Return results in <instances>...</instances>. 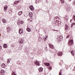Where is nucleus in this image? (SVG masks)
I'll use <instances>...</instances> for the list:
<instances>
[{
    "label": "nucleus",
    "instance_id": "a211bd4d",
    "mask_svg": "<svg viewBox=\"0 0 75 75\" xmlns=\"http://www.w3.org/2000/svg\"><path fill=\"white\" fill-rule=\"evenodd\" d=\"M71 53L72 55L73 56H74V52L73 51H71Z\"/></svg>",
    "mask_w": 75,
    "mask_h": 75
},
{
    "label": "nucleus",
    "instance_id": "2eb2a0df",
    "mask_svg": "<svg viewBox=\"0 0 75 75\" xmlns=\"http://www.w3.org/2000/svg\"><path fill=\"white\" fill-rule=\"evenodd\" d=\"M3 47L4 48H6L7 47V45L6 44H4L3 45Z\"/></svg>",
    "mask_w": 75,
    "mask_h": 75
},
{
    "label": "nucleus",
    "instance_id": "7c9ffc66",
    "mask_svg": "<svg viewBox=\"0 0 75 75\" xmlns=\"http://www.w3.org/2000/svg\"><path fill=\"white\" fill-rule=\"evenodd\" d=\"M16 1L17 3H20V0L17 1Z\"/></svg>",
    "mask_w": 75,
    "mask_h": 75
},
{
    "label": "nucleus",
    "instance_id": "c9c22d12",
    "mask_svg": "<svg viewBox=\"0 0 75 75\" xmlns=\"http://www.w3.org/2000/svg\"><path fill=\"white\" fill-rule=\"evenodd\" d=\"M56 21L57 22V23H59V21L57 20V21Z\"/></svg>",
    "mask_w": 75,
    "mask_h": 75
},
{
    "label": "nucleus",
    "instance_id": "bb28decb",
    "mask_svg": "<svg viewBox=\"0 0 75 75\" xmlns=\"http://www.w3.org/2000/svg\"><path fill=\"white\" fill-rule=\"evenodd\" d=\"M29 16H30V17H33V15H31V13H29Z\"/></svg>",
    "mask_w": 75,
    "mask_h": 75
},
{
    "label": "nucleus",
    "instance_id": "f03ea898",
    "mask_svg": "<svg viewBox=\"0 0 75 75\" xmlns=\"http://www.w3.org/2000/svg\"><path fill=\"white\" fill-rule=\"evenodd\" d=\"M40 62L38 61H37L36 62H35V64L37 65L38 66H40Z\"/></svg>",
    "mask_w": 75,
    "mask_h": 75
},
{
    "label": "nucleus",
    "instance_id": "473e14b6",
    "mask_svg": "<svg viewBox=\"0 0 75 75\" xmlns=\"http://www.w3.org/2000/svg\"><path fill=\"white\" fill-rule=\"evenodd\" d=\"M45 51H47V47H46L45 49Z\"/></svg>",
    "mask_w": 75,
    "mask_h": 75
},
{
    "label": "nucleus",
    "instance_id": "5701e85b",
    "mask_svg": "<svg viewBox=\"0 0 75 75\" xmlns=\"http://www.w3.org/2000/svg\"><path fill=\"white\" fill-rule=\"evenodd\" d=\"M6 29L7 30V32H8V31H10V28H9V27L8 28H6Z\"/></svg>",
    "mask_w": 75,
    "mask_h": 75
},
{
    "label": "nucleus",
    "instance_id": "ddd939ff",
    "mask_svg": "<svg viewBox=\"0 0 75 75\" xmlns=\"http://www.w3.org/2000/svg\"><path fill=\"white\" fill-rule=\"evenodd\" d=\"M54 20H56V21H57V20H59V17H58L57 16L55 17Z\"/></svg>",
    "mask_w": 75,
    "mask_h": 75
},
{
    "label": "nucleus",
    "instance_id": "1a4fd4ad",
    "mask_svg": "<svg viewBox=\"0 0 75 75\" xmlns=\"http://www.w3.org/2000/svg\"><path fill=\"white\" fill-rule=\"evenodd\" d=\"M57 55L58 56H62V52H59L57 53Z\"/></svg>",
    "mask_w": 75,
    "mask_h": 75
},
{
    "label": "nucleus",
    "instance_id": "2f4dec72",
    "mask_svg": "<svg viewBox=\"0 0 75 75\" xmlns=\"http://www.w3.org/2000/svg\"><path fill=\"white\" fill-rule=\"evenodd\" d=\"M58 25H61V23L60 22L58 23Z\"/></svg>",
    "mask_w": 75,
    "mask_h": 75
},
{
    "label": "nucleus",
    "instance_id": "a19ab883",
    "mask_svg": "<svg viewBox=\"0 0 75 75\" xmlns=\"http://www.w3.org/2000/svg\"><path fill=\"white\" fill-rule=\"evenodd\" d=\"M71 25L72 26L71 27L72 28V26L74 25L73 24V23L71 24Z\"/></svg>",
    "mask_w": 75,
    "mask_h": 75
},
{
    "label": "nucleus",
    "instance_id": "a18cd8bd",
    "mask_svg": "<svg viewBox=\"0 0 75 75\" xmlns=\"http://www.w3.org/2000/svg\"><path fill=\"white\" fill-rule=\"evenodd\" d=\"M30 21L32 22V20H30Z\"/></svg>",
    "mask_w": 75,
    "mask_h": 75
},
{
    "label": "nucleus",
    "instance_id": "f3484780",
    "mask_svg": "<svg viewBox=\"0 0 75 75\" xmlns=\"http://www.w3.org/2000/svg\"><path fill=\"white\" fill-rule=\"evenodd\" d=\"M2 21L4 23H6L7 22L6 21V20L5 19L2 20Z\"/></svg>",
    "mask_w": 75,
    "mask_h": 75
},
{
    "label": "nucleus",
    "instance_id": "412c9836",
    "mask_svg": "<svg viewBox=\"0 0 75 75\" xmlns=\"http://www.w3.org/2000/svg\"><path fill=\"white\" fill-rule=\"evenodd\" d=\"M8 7V6H5L4 7V10L5 11H6V10H7V9Z\"/></svg>",
    "mask_w": 75,
    "mask_h": 75
},
{
    "label": "nucleus",
    "instance_id": "49530a36",
    "mask_svg": "<svg viewBox=\"0 0 75 75\" xmlns=\"http://www.w3.org/2000/svg\"><path fill=\"white\" fill-rule=\"evenodd\" d=\"M10 11H11V12H12V11L11 10Z\"/></svg>",
    "mask_w": 75,
    "mask_h": 75
},
{
    "label": "nucleus",
    "instance_id": "393cba45",
    "mask_svg": "<svg viewBox=\"0 0 75 75\" xmlns=\"http://www.w3.org/2000/svg\"><path fill=\"white\" fill-rule=\"evenodd\" d=\"M65 1L63 0H61V2L62 4H64Z\"/></svg>",
    "mask_w": 75,
    "mask_h": 75
},
{
    "label": "nucleus",
    "instance_id": "f8f14e48",
    "mask_svg": "<svg viewBox=\"0 0 75 75\" xmlns=\"http://www.w3.org/2000/svg\"><path fill=\"white\" fill-rule=\"evenodd\" d=\"M26 30L28 31V32H30L31 31L30 28H27L26 29Z\"/></svg>",
    "mask_w": 75,
    "mask_h": 75
},
{
    "label": "nucleus",
    "instance_id": "9b49d317",
    "mask_svg": "<svg viewBox=\"0 0 75 75\" xmlns=\"http://www.w3.org/2000/svg\"><path fill=\"white\" fill-rule=\"evenodd\" d=\"M1 66H2V68H5L6 67V64H5L4 63H3L2 64Z\"/></svg>",
    "mask_w": 75,
    "mask_h": 75
},
{
    "label": "nucleus",
    "instance_id": "f704fd0d",
    "mask_svg": "<svg viewBox=\"0 0 75 75\" xmlns=\"http://www.w3.org/2000/svg\"><path fill=\"white\" fill-rule=\"evenodd\" d=\"M2 48V47H1V46H0V51H1V50Z\"/></svg>",
    "mask_w": 75,
    "mask_h": 75
},
{
    "label": "nucleus",
    "instance_id": "0eeeda50",
    "mask_svg": "<svg viewBox=\"0 0 75 75\" xmlns=\"http://www.w3.org/2000/svg\"><path fill=\"white\" fill-rule=\"evenodd\" d=\"M38 70L40 72H41L43 71V68L42 67H40L38 69Z\"/></svg>",
    "mask_w": 75,
    "mask_h": 75
},
{
    "label": "nucleus",
    "instance_id": "aec40b11",
    "mask_svg": "<svg viewBox=\"0 0 75 75\" xmlns=\"http://www.w3.org/2000/svg\"><path fill=\"white\" fill-rule=\"evenodd\" d=\"M11 61V60H10V59H8V61H7V64H9V63H10Z\"/></svg>",
    "mask_w": 75,
    "mask_h": 75
},
{
    "label": "nucleus",
    "instance_id": "4c0bfd02",
    "mask_svg": "<svg viewBox=\"0 0 75 75\" xmlns=\"http://www.w3.org/2000/svg\"><path fill=\"white\" fill-rule=\"evenodd\" d=\"M49 69H51V67H50L48 68Z\"/></svg>",
    "mask_w": 75,
    "mask_h": 75
},
{
    "label": "nucleus",
    "instance_id": "39448f33",
    "mask_svg": "<svg viewBox=\"0 0 75 75\" xmlns=\"http://www.w3.org/2000/svg\"><path fill=\"white\" fill-rule=\"evenodd\" d=\"M30 9L32 11H33L34 10V7L33 5H31L30 6Z\"/></svg>",
    "mask_w": 75,
    "mask_h": 75
},
{
    "label": "nucleus",
    "instance_id": "58836bf2",
    "mask_svg": "<svg viewBox=\"0 0 75 75\" xmlns=\"http://www.w3.org/2000/svg\"><path fill=\"white\" fill-rule=\"evenodd\" d=\"M30 15L31 16H33V13H31V12H30Z\"/></svg>",
    "mask_w": 75,
    "mask_h": 75
},
{
    "label": "nucleus",
    "instance_id": "6e6552de",
    "mask_svg": "<svg viewBox=\"0 0 75 75\" xmlns=\"http://www.w3.org/2000/svg\"><path fill=\"white\" fill-rule=\"evenodd\" d=\"M68 28H69V27H68V26L67 25H65V30H66L67 31L68 30Z\"/></svg>",
    "mask_w": 75,
    "mask_h": 75
},
{
    "label": "nucleus",
    "instance_id": "ea45409f",
    "mask_svg": "<svg viewBox=\"0 0 75 75\" xmlns=\"http://www.w3.org/2000/svg\"><path fill=\"white\" fill-rule=\"evenodd\" d=\"M73 70L74 71H75V67H74L73 68Z\"/></svg>",
    "mask_w": 75,
    "mask_h": 75
},
{
    "label": "nucleus",
    "instance_id": "c756f323",
    "mask_svg": "<svg viewBox=\"0 0 75 75\" xmlns=\"http://www.w3.org/2000/svg\"><path fill=\"white\" fill-rule=\"evenodd\" d=\"M70 37V36L69 35H68L67 36L66 38H69Z\"/></svg>",
    "mask_w": 75,
    "mask_h": 75
},
{
    "label": "nucleus",
    "instance_id": "c85d7f7f",
    "mask_svg": "<svg viewBox=\"0 0 75 75\" xmlns=\"http://www.w3.org/2000/svg\"><path fill=\"white\" fill-rule=\"evenodd\" d=\"M15 73L14 71H13V73H12V75H16V74Z\"/></svg>",
    "mask_w": 75,
    "mask_h": 75
},
{
    "label": "nucleus",
    "instance_id": "e433bc0d",
    "mask_svg": "<svg viewBox=\"0 0 75 75\" xmlns=\"http://www.w3.org/2000/svg\"><path fill=\"white\" fill-rule=\"evenodd\" d=\"M20 44H22V43H23V41H20Z\"/></svg>",
    "mask_w": 75,
    "mask_h": 75
},
{
    "label": "nucleus",
    "instance_id": "72a5a7b5",
    "mask_svg": "<svg viewBox=\"0 0 75 75\" xmlns=\"http://www.w3.org/2000/svg\"><path fill=\"white\" fill-rule=\"evenodd\" d=\"M47 38H45V39H44V41H47Z\"/></svg>",
    "mask_w": 75,
    "mask_h": 75
},
{
    "label": "nucleus",
    "instance_id": "f257e3e1",
    "mask_svg": "<svg viewBox=\"0 0 75 75\" xmlns=\"http://www.w3.org/2000/svg\"><path fill=\"white\" fill-rule=\"evenodd\" d=\"M74 43L73 42V40H69V45H72V44Z\"/></svg>",
    "mask_w": 75,
    "mask_h": 75
},
{
    "label": "nucleus",
    "instance_id": "c03bdc74",
    "mask_svg": "<svg viewBox=\"0 0 75 75\" xmlns=\"http://www.w3.org/2000/svg\"><path fill=\"white\" fill-rule=\"evenodd\" d=\"M69 0V1H71V0Z\"/></svg>",
    "mask_w": 75,
    "mask_h": 75
},
{
    "label": "nucleus",
    "instance_id": "a878e982",
    "mask_svg": "<svg viewBox=\"0 0 75 75\" xmlns=\"http://www.w3.org/2000/svg\"><path fill=\"white\" fill-rule=\"evenodd\" d=\"M61 40H62V38H61V37H59V39L58 41H61Z\"/></svg>",
    "mask_w": 75,
    "mask_h": 75
},
{
    "label": "nucleus",
    "instance_id": "79ce46f5",
    "mask_svg": "<svg viewBox=\"0 0 75 75\" xmlns=\"http://www.w3.org/2000/svg\"><path fill=\"white\" fill-rule=\"evenodd\" d=\"M73 25H75V23H73Z\"/></svg>",
    "mask_w": 75,
    "mask_h": 75
},
{
    "label": "nucleus",
    "instance_id": "de8ad7c7",
    "mask_svg": "<svg viewBox=\"0 0 75 75\" xmlns=\"http://www.w3.org/2000/svg\"><path fill=\"white\" fill-rule=\"evenodd\" d=\"M28 20H29V19H28Z\"/></svg>",
    "mask_w": 75,
    "mask_h": 75
},
{
    "label": "nucleus",
    "instance_id": "37998d69",
    "mask_svg": "<svg viewBox=\"0 0 75 75\" xmlns=\"http://www.w3.org/2000/svg\"><path fill=\"white\" fill-rule=\"evenodd\" d=\"M47 37H48V36H46V38H47Z\"/></svg>",
    "mask_w": 75,
    "mask_h": 75
},
{
    "label": "nucleus",
    "instance_id": "9d476101",
    "mask_svg": "<svg viewBox=\"0 0 75 75\" xmlns=\"http://www.w3.org/2000/svg\"><path fill=\"white\" fill-rule=\"evenodd\" d=\"M44 64L47 67H50V63H45Z\"/></svg>",
    "mask_w": 75,
    "mask_h": 75
},
{
    "label": "nucleus",
    "instance_id": "b1692460",
    "mask_svg": "<svg viewBox=\"0 0 75 75\" xmlns=\"http://www.w3.org/2000/svg\"><path fill=\"white\" fill-rule=\"evenodd\" d=\"M39 0H36L35 1V3H38L40 2L39 1Z\"/></svg>",
    "mask_w": 75,
    "mask_h": 75
},
{
    "label": "nucleus",
    "instance_id": "09e8293b",
    "mask_svg": "<svg viewBox=\"0 0 75 75\" xmlns=\"http://www.w3.org/2000/svg\"><path fill=\"white\" fill-rule=\"evenodd\" d=\"M39 39H40V38H39Z\"/></svg>",
    "mask_w": 75,
    "mask_h": 75
},
{
    "label": "nucleus",
    "instance_id": "423d86ee",
    "mask_svg": "<svg viewBox=\"0 0 75 75\" xmlns=\"http://www.w3.org/2000/svg\"><path fill=\"white\" fill-rule=\"evenodd\" d=\"M23 33V30L21 29H20L19 30V33L21 34Z\"/></svg>",
    "mask_w": 75,
    "mask_h": 75
},
{
    "label": "nucleus",
    "instance_id": "dca6fc26",
    "mask_svg": "<svg viewBox=\"0 0 75 75\" xmlns=\"http://www.w3.org/2000/svg\"><path fill=\"white\" fill-rule=\"evenodd\" d=\"M74 17H73V18L71 19L70 21V22H71V21H72V20H74V21H75V16L74 15L73 16Z\"/></svg>",
    "mask_w": 75,
    "mask_h": 75
},
{
    "label": "nucleus",
    "instance_id": "6ab92c4d",
    "mask_svg": "<svg viewBox=\"0 0 75 75\" xmlns=\"http://www.w3.org/2000/svg\"><path fill=\"white\" fill-rule=\"evenodd\" d=\"M54 51L55 50H53V51H50V52L51 54H54V52H55Z\"/></svg>",
    "mask_w": 75,
    "mask_h": 75
},
{
    "label": "nucleus",
    "instance_id": "20e7f679",
    "mask_svg": "<svg viewBox=\"0 0 75 75\" xmlns=\"http://www.w3.org/2000/svg\"><path fill=\"white\" fill-rule=\"evenodd\" d=\"M4 73H5L4 70L2 69L1 70V75H4Z\"/></svg>",
    "mask_w": 75,
    "mask_h": 75
},
{
    "label": "nucleus",
    "instance_id": "4be33fe9",
    "mask_svg": "<svg viewBox=\"0 0 75 75\" xmlns=\"http://www.w3.org/2000/svg\"><path fill=\"white\" fill-rule=\"evenodd\" d=\"M19 23L20 24H23L24 23V22L23 21H20L19 22Z\"/></svg>",
    "mask_w": 75,
    "mask_h": 75
},
{
    "label": "nucleus",
    "instance_id": "7ed1b4c3",
    "mask_svg": "<svg viewBox=\"0 0 75 75\" xmlns=\"http://www.w3.org/2000/svg\"><path fill=\"white\" fill-rule=\"evenodd\" d=\"M49 48H51V49H54V46L53 45H52L51 44H49Z\"/></svg>",
    "mask_w": 75,
    "mask_h": 75
},
{
    "label": "nucleus",
    "instance_id": "cd10ccee",
    "mask_svg": "<svg viewBox=\"0 0 75 75\" xmlns=\"http://www.w3.org/2000/svg\"><path fill=\"white\" fill-rule=\"evenodd\" d=\"M14 4H15V5L16 4H18V3L17 2H16V1L14 3Z\"/></svg>",
    "mask_w": 75,
    "mask_h": 75
},
{
    "label": "nucleus",
    "instance_id": "8fccbe9b",
    "mask_svg": "<svg viewBox=\"0 0 75 75\" xmlns=\"http://www.w3.org/2000/svg\"><path fill=\"white\" fill-rule=\"evenodd\" d=\"M11 45V46H12V45Z\"/></svg>",
    "mask_w": 75,
    "mask_h": 75
},
{
    "label": "nucleus",
    "instance_id": "4468645a",
    "mask_svg": "<svg viewBox=\"0 0 75 75\" xmlns=\"http://www.w3.org/2000/svg\"><path fill=\"white\" fill-rule=\"evenodd\" d=\"M23 13V12L22 11H19L18 13V14L19 15V16H21V14H22V13Z\"/></svg>",
    "mask_w": 75,
    "mask_h": 75
}]
</instances>
